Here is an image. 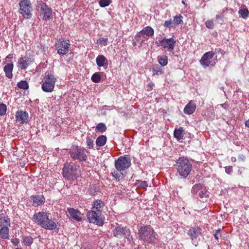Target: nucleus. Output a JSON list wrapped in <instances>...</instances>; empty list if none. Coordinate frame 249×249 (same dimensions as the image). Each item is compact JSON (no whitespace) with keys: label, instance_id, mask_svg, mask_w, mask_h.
<instances>
[{"label":"nucleus","instance_id":"obj_1","mask_svg":"<svg viewBox=\"0 0 249 249\" xmlns=\"http://www.w3.org/2000/svg\"><path fill=\"white\" fill-rule=\"evenodd\" d=\"M49 213L44 212H39L33 216L35 222L42 228L52 230L55 229L56 223L52 219L49 218Z\"/></svg>","mask_w":249,"mask_h":249},{"label":"nucleus","instance_id":"obj_3","mask_svg":"<svg viewBox=\"0 0 249 249\" xmlns=\"http://www.w3.org/2000/svg\"><path fill=\"white\" fill-rule=\"evenodd\" d=\"M138 234L140 239L145 243H152L155 238L154 230L150 225L141 227Z\"/></svg>","mask_w":249,"mask_h":249},{"label":"nucleus","instance_id":"obj_9","mask_svg":"<svg viewBox=\"0 0 249 249\" xmlns=\"http://www.w3.org/2000/svg\"><path fill=\"white\" fill-rule=\"evenodd\" d=\"M19 5L20 13L25 18H30L32 15V7L30 0H21Z\"/></svg>","mask_w":249,"mask_h":249},{"label":"nucleus","instance_id":"obj_10","mask_svg":"<svg viewBox=\"0 0 249 249\" xmlns=\"http://www.w3.org/2000/svg\"><path fill=\"white\" fill-rule=\"evenodd\" d=\"M113 233V235L118 238H121L123 236L129 241L131 240L133 238L129 229L126 227L118 226L114 230Z\"/></svg>","mask_w":249,"mask_h":249},{"label":"nucleus","instance_id":"obj_40","mask_svg":"<svg viewBox=\"0 0 249 249\" xmlns=\"http://www.w3.org/2000/svg\"><path fill=\"white\" fill-rule=\"evenodd\" d=\"M93 140L90 138V137H87L86 139V143L87 146L89 147V148H92L93 147Z\"/></svg>","mask_w":249,"mask_h":249},{"label":"nucleus","instance_id":"obj_55","mask_svg":"<svg viewBox=\"0 0 249 249\" xmlns=\"http://www.w3.org/2000/svg\"><path fill=\"white\" fill-rule=\"evenodd\" d=\"M133 45H134V46H136V45H137V42H134L133 43Z\"/></svg>","mask_w":249,"mask_h":249},{"label":"nucleus","instance_id":"obj_22","mask_svg":"<svg viewBox=\"0 0 249 249\" xmlns=\"http://www.w3.org/2000/svg\"><path fill=\"white\" fill-rule=\"evenodd\" d=\"M31 199L33 201L34 206H35L40 205L44 203L45 201V198L42 195L32 196Z\"/></svg>","mask_w":249,"mask_h":249},{"label":"nucleus","instance_id":"obj_44","mask_svg":"<svg viewBox=\"0 0 249 249\" xmlns=\"http://www.w3.org/2000/svg\"><path fill=\"white\" fill-rule=\"evenodd\" d=\"M107 41V38H100L97 40V43L100 45H106Z\"/></svg>","mask_w":249,"mask_h":249},{"label":"nucleus","instance_id":"obj_20","mask_svg":"<svg viewBox=\"0 0 249 249\" xmlns=\"http://www.w3.org/2000/svg\"><path fill=\"white\" fill-rule=\"evenodd\" d=\"M196 108V104L192 101H191L184 108V112L185 114L190 115L195 111Z\"/></svg>","mask_w":249,"mask_h":249},{"label":"nucleus","instance_id":"obj_42","mask_svg":"<svg viewBox=\"0 0 249 249\" xmlns=\"http://www.w3.org/2000/svg\"><path fill=\"white\" fill-rule=\"evenodd\" d=\"M164 26L168 28H171L175 26L174 22H173L171 20L165 21L164 24Z\"/></svg>","mask_w":249,"mask_h":249},{"label":"nucleus","instance_id":"obj_19","mask_svg":"<svg viewBox=\"0 0 249 249\" xmlns=\"http://www.w3.org/2000/svg\"><path fill=\"white\" fill-rule=\"evenodd\" d=\"M201 233V229L197 226L190 229L188 231V234L192 239L196 238Z\"/></svg>","mask_w":249,"mask_h":249},{"label":"nucleus","instance_id":"obj_16","mask_svg":"<svg viewBox=\"0 0 249 249\" xmlns=\"http://www.w3.org/2000/svg\"><path fill=\"white\" fill-rule=\"evenodd\" d=\"M154 33V31L153 28L150 26H147L144 28L135 36V38H141L144 35H146L148 36H153Z\"/></svg>","mask_w":249,"mask_h":249},{"label":"nucleus","instance_id":"obj_33","mask_svg":"<svg viewBox=\"0 0 249 249\" xmlns=\"http://www.w3.org/2000/svg\"><path fill=\"white\" fill-rule=\"evenodd\" d=\"M198 195L203 200L208 196V194L205 189H201V190L199 191Z\"/></svg>","mask_w":249,"mask_h":249},{"label":"nucleus","instance_id":"obj_27","mask_svg":"<svg viewBox=\"0 0 249 249\" xmlns=\"http://www.w3.org/2000/svg\"><path fill=\"white\" fill-rule=\"evenodd\" d=\"M0 237L4 239H7L9 237V232L8 227L1 228L0 230Z\"/></svg>","mask_w":249,"mask_h":249},{"label":"nucleus","instance_id":"obj_26","mask_svg":"<svg viewBox=\"0 0 249 249\" xmlns=\"http://www.w3.org/2000/svg\"><path fill=\"white\" fill-rule=\"evenodd\" d=\"M10 226L9 219L7 217H1L0 218V227L1 228H7Z\"/></svg>","mask_w":249,"mask_h":249},{"label":"nucleus","instance_id":"obj_49","mask_svg":"<svg viewBox=\"0 0 249 249\" xmlns=\"http://www.w3.org/2000/svg\"><path fill=\"white\" fill-rule=\"evenodd\" d=\"M139 185L142 187H146L148 186V184H147V182H146L145 181H141L140 182Z\"/></svg>","mask_w":249,"mask_h":249},{"label":"nucleus","instance_id":"obj_13","mask_svg":"<svg viewBox=\"0 0 249 249\" xmlns=\"http://www.w3.org/2000/svg\"><path fill=\"white\" fill-rule=\"evenodd\" d=\"M214 53L213 51L206 53L200 60V63L204 67L206 68L211 65L212 59L213 58Z\"/></svg>","mask_w":249,"mask_h":249},{"label":"nucleus","instance_id":"obj_47","mask_svg":"<svg viewBox=\"0 0 249 249\" xmlns=\"http://www.w3.org/2000/svg\"><path fill=\"white\" fill-rule=\"evenodd\" d=\"M112 176L116 179V180H119L120 179V178L121 177V175L120 174H119V173H118V171H114V172L112 173Z\"/></svg>","mask_w":249,"mask_h":249},{"label":"nucleus","instance_id":"obj_17","mask_svg":"<svg viewBox=\"0 0 249 249\" xmlns=\"http://www.w3.org/2000/svg\"><path fill=\"white\" fill-rule=\"evenodd\" d=\"M68 212L71 217L74 220L80 221L82 220L81 213L73 208H68Z\"/></svg>","mask_w":249,"mask_h":249},{"label":"nucleus","instance_id":"obj_14","mask_svg":"<svg viewBox=\"0 0 249 249\" xmlns=\"http://www.w3.org/2000/svg\"><path fill=\"white\" fill-rule=\"evenodd\" d=\"M176 41L173 37L167 39L166 38H163L160 41V45L164 48H167L169 51H172L174 50Z\"/></svg>","mask_w":249,"mask_h":249},{"label":"nucleus","instance_id":"obj_31","mask_svg":"<svg viewBox=\"0 0 249 249\" xmlns=\"http://www.w3.org/2000/svg\"><path fill=\"white\" fill-rule=\"evenodd\" d=\"M153 72L154 75H160L163 73V70L158 66H155L153 68Z\"/></svg>","mask_w":249,"mask_h":249},{"label":"nucleus","instance_id":"obj_8","mask_svg":"<svg viewBox=\"0 0 249 249\" xmlns=\"http://www.w3.org/2000/svg\"><path fill=\"white\" fill-rule=\"evenodd\" d=\"M37 9L40 16L44 20L49 19L52 16L51 10L42 1L37 2Z\"/></svg>","mask_w":249,"mask_h":249},{"label":"nucleus","instance_id":"obj_35","mask_svg":"<svg viewBox=\"0 0 249 249\" xmlns=\"http://www.w3.org/2000/svg\"><path fill=\"white\" fill-rule=\"evenodd\" d=\"M158 61L161 66H166L167 64V57L166 56L160 57L158 59Z\"/></svg>","mask_w":249,"mask_h":249},{"label":"nucleus","instance_id":"obj_25","mask_svg":"<svg viewBox=\"0 0 249 249\" xmlns=\"http://www.w3.org/2000/svg\"><path fill=\"white\" fill-rule=\"evenodd\" d=\"M184 131L182 127H179L178 129H176L174 131V135L175 137L179 140L183 138L184 135Z\"/></svg>","mask_w":249,"mask_h":249},{"label":"nucleus","instance_id":"obj_12","mask_svg":"<svg viewBox=\"0 0 249 249\" xmlns=\"http://www.w3.org/2000/svg\"><path fill=\"white\" fill-rule=\"evenodd\" d=\"M87 218L90 223L96 224L99 226L104 224V221L101 217V213L95 211L91 210L88 212Z\"/></svg>","mask_w":249,"mask_h":249},{"label":"nucleus","instance_id":"obj_6","mask_svg":"<svg viewBox=\"0 0 249 249\" xmlns=\"http://www.w3.org/2000/svg\"><path fill=\"white\" fill-rule=\"evenodd\" d=\"M56 78L52 74L46 75L42 81V89L46 92H51L53 90L56 82Z\"/></svg>","mask_w":249,"mask_h":249},{"label":"nucleus","instance_id":"obj_36","mask_svg":"<svg viewBox=\"0 0 249 249\" xmlns=\"http://www.w3.org/2000/svg\"><path fill=\"white\" fill-rule=\"evenodd\" d=\"M182 17L180 15L176 16L174 18V23L175 26L180 24L182 22Z\"/></svg>","mask_w":249,"mask_h":249},{"label":"nucleus","instance_id":"obj_39","mask_svg":"<svg viewBox=\"0 0 249 249\" xmlns=\"http://www.w3.org/2000/svg\"><path fill=\"white\" fill-rule=\"evenodd\" d=\"M200 187L201 185L198 184L194 185L192 188V193L194 194H198L199 191L201 189Z\"/></svg>","mask_w":249,"mask_h":249},{"label":"nucleus","instance_id":"obj_32","mask_svg":"<svg viewBox=\"0 0 249 249\" xmlns=\"http://www.w3.org/2000/svg\"><path fill=\"white\" fill-rule=\"evenodd\" d=\"M91 80L94 83H98L101 81V75L100 73L96 72L91 76Z\"/></svg>","mask_w":249,"mask_h":249},{"label":"nucleus","instance_id":"obj_37","mask_svg":"<svg viewBox=\"0 0 249 249\" xmlns=\"http://www.w3.org/2000/svg\"><path fill=\"white\" fill-rule=\"evenodd\" d=\"M110 0H100L99 4L101 7H105L108 6L111 3Z\"/></svg>","mask_w":249,"mask_h":249},{"label":"nucleus","instance_id":"obj_54","mask_svg":"<svg viewBox=\"0 0 249 249\" xmlns=\"http://www.w3.org/2000/svg\"><path fill=\"white\" fill-rule=\"evenodd\" d=\"M152 86H153V84H150L149 85V87L150 88V89L152 88Z\"/></svg>","mask_w":249,"mask_h":249},{"label":"nucleus","instance_id":"obj_51","mask_svg":"<svg viewBox=\"0 0 249 249\" xmlns=\"http://www.w3.org/2000/svg\"><path fill=\"white\" fill-rule=\"evenodd\" d=\"M222 107H223L224 108L227 109L228 108V105L226 103H224V104H220V105Z\"/></svg>","mask_w":249,"mask_h":249},{"label":"nucleus","instance_id":"obj_28","mask_svg":"<svg viewBox=\"0 0 249 249\" xmlns=\"http://www.w3.org/2000/svg\"><path fill=\"white\" fill-rule=\"evenodd\" d=\"M107 141V138L104 135H102L98 137L96 141V144L99 146L104 145Z\"/></svg>","mask_w":249,"mask_h":249},{"label":"nucleus","instance_id":"obj_34","mask_svg":"<svg viewBox=\"0 0 249 249\" xmlns=\"http://www.w3.org/2000/svg\"><path fill=\"white\" fill-rule=\"evenodd\" d=\"M33 242V239L31 236H26L23 238V242L26 246H30Z\"/></svg>","mask_w":249,"mask_h":249},{"label":"nucleus","instance_id":"obj_30","mask_svg":"<svg viewBox=\"0 0 249 249\" xmlns=\"http://www.w3.org/2000/svg\"><path fill=\"white\" fill-rule=\"evenodd\" d=\"M18 87L23 89H27L28 87V84L26 81H21L18 83L17 84Z\"/></svg>","mask_w":249,"mask_h":249},{"label":"nucleus","instance_id":"obj_4","mask_svg":"<svg viewBox=\"0 0 249 249\" xmlns=\"http://www.w3.org/2000/svg\"><path fill=\"white\" fill-rule=\"evenodd\" d=\"M79 166L71 162L66 163L63 170V175L68 179H74L78 177Z\"/></svg>","mask_w":249,"mask_h":249},{"label":"nucleus","instance_id":"obj_46","mask_svg":"<svg viewBox=\"0 0 249 249\" xmlns=\"http://www.w3.org/2000/svg\"><path fill=\"white\" fill-rule=\"evenodd\" d=\"M221 231V230L219 229L216 231L214 234L215 239H216L218 242L219 237L221 236V234H220Z\"/></svg>","mask_w":249,"mask_h":249},{"label":"nucleus","instance_id":"obj_11","mask_svg":"<svg viewBox=\"0 0 249 249\" xmlns=\"http://www.w3.org/2000/svg\"><path fill=\"white\" fill-rule=\"evenodd\" d=\"M70 46V41L68 40L60 39L55 43V47L57 53L60 55H64L68 53Z\"/></svg>","mask_w":249,"mask_h":249},{"label":"nucleus","instance_id":"obj_5","mask_svg":"<svg viewBox=\"0 0 249 249\" xmlns=\"http://www.w3.org/2000/svg\"><path fill=\"white\" fill-rule=\"evenodd\" d=\"M69 153L71 158L74 160H77L79 161H86L87 159V151L82 147L74 146L69 149Z\"/></svg>","mask_w":249,"mask_h":249},{"label":"nucleus","instance_id":"obj_41","mask_svg":"<svg viewBox=\"0 0 249 249\" xmlns=\"http://www.w3.org/2000/svg\"><path fill=\"white\" fill-rule=\"evenodd\" d=\"M6 106L3 104H0V115H3L5 114L6 111Z\"/></svg>","mask_w":249,"mask_h":249},{"label":"nucleus","instance_id":"obj_24","mask_svg":"<svg viewBox=\"0 0 249 249\" xmlns=\"http://www.w3.org/2000/svg\"><path fill=\"white\" fill-rule=\"evenodd\" d=\"M96 62L98 67H104L107 64V60L103 55H99L96 59Z\"/></svg>","mask_w":249,"mask_h":249},{"label":"nucleus","instance_id":"obj_53","mask_svg":"<svg viewBox=\"0 0 249 249\" xmlns=\"http://www.w3.org/2000/svg\"><path fill=\"white\" fill-rule=\"evenodd\" d=\"M220 18V15H216V18L217 19H218V18Z\"/></svg>","mask_w":249,"mask_h":249},{"label":"nucleus","instance_id":"obj_52","mask_svg":"<svg viewBox=\"0 0 249 249\" xmlns=\"http://www.w3.org/2000/svg\"><path fill=\"white\" fill-rule=\"evenodd\" d=\"M13 56H12V54H9L8 56H7V58H12Z\"/></svg>","mask_w":249,"mask_h":249},{"label":"nucleus","instance_id":"obj_15","mask_svg":"<svg viewBox=\"0 0 249 249\" xmlns=\"http://www.w3.org/2000/svg\"><path fill=\"white\" fill-rule=\"evenodd\" d=\"M33 60L31 58L28 57H23L19 59L18 61V67L21 70L26 69L30 65Z\"/></svg>","mask_w":249,"mask_h":249},{"label":"nucleus","instance_id":"obj_43","mask_svg":"<svg viewBox=\"0 0 249 249\" xmlns=\"http://www.w3.org/2000/svg\"><path fill=\"white\" fill-rule=\"evenodd\" d=\"M206 26L209 29H213L214 26L213 22L211 20H208L205 22Z\"/></svg>","mask_w":249,"mask_h":249},{"label":"nucleus","instance_id":"obj_7","mask_svg":"<svg viewBox=\"0 0 249 249\" xmlns=\"http://www.w3.org/2000/svg\"><path fill=\"white\" fill-rule=\"evenodd\" d=\"M130 165L131 160L127 156L120 157L115 162V168L120 172L128 168Z\"/></svg>","mask_w":249,"mask_h":249},{"label":"nucleus","instance_id":"obj_21","mask_svg":"<svg viewBox=\"0 0 249 249\" xmlns=\"http://www.w3.org/2000/svg\"><path fill=\"white\" fill-rule=\"evenodd\" d=\"M104 206V204L102 201L100 200H95L93 202L92 210L101 213Z\"/></svg>","mask_w":249,"mask_h":249},{"label":"nucleus","instance_id":"obj_48","mask_svg":"<svg viewBox=\"0 0 249 249\" xmlns=\"http://www.w3.org/2000/svg\"><path fill=\"white\" fill-rule=\"evenodd\" d=\"M232 168L231 166H228L225 167V171L228 174H230L232 172Z\"/></svg>","mask_w":249,"mask_h":249},{"label":"nucleus","instance_id":"obj_23","mask_svg":"<svg viewBox=\"0 0 249 249\" xmlns=\"http://www.w3.org/2000/svg\"><path fill=\"white\" fill-rule=\"evenodd\" d=\"M13 64L9 63L6 64L4 67V71L6 76L8 78H11L13 76L12 71L13 69Z\"/></svg>","mask_w":249,"mask_h":249},{"label":"nucleus","instance_id":"obj_29","mask_svg":"<svg viewBox=\"0 0 249 249\" xmlns=\"http://www.w3.org/2000/svg\"><path fill=\"white\" fill-rule=\"evenodd\" d=\"M239 14L243 18H246L248 17L249 12L247 8H243L239 9Z\"/></svg>","mask_w":249,"mask_h":249},{"label":"nucleus","instance_id":"obj_50","mask_svg":"<svg viewBox=\"0 0 249 249\" xmlns=\"http://www.w3.org/2000/svg\"><path fill=\"white\" fill-rule=\"evenodd\" d=\"M12 242L14 245L17 246L19 243V241L18 239H14L12 240Z\"/></svg>","mask_w":249,"mask_h":249},{"label":"nucleus","instance_id":"obj_2","mask_svg":"<svg viewBox=\"0 0 249 249\" xmlns=\"http://www.w3.org/2000/svg\"><path fill=\"white\" fill-rule=\"evenodd\" d=\"M176 168L179 176L186 178L192 170V164L187 159L180 158L177 162Z\"/></svg>","mask_w":249,"mask_h":249},{"label":"nucleus","instance_id":"obj_38","mask_svg":"<svg viewBox=\"0 0 249 249\" xmlns=\"http://www.w3.org/2000/svg\"><path fill=\"white\" fill-rule=\"evenodd\" d=\"M96 129L101 132H103L104 131H105L106 129H107V127H106V125L103 124V123H99L96 126Z\"/></svg>","mask_w":249,"mask_h":249},{"label":"nucleus","instance_id":"obj_18","mask_svg":"<svg viewBox=\"0 0 249 249\" xmlns=\"http://www.w3.org/2000/svg\"><path fill=\"white\" fill-rule=\"evenodd\" d=\"M16 116L17 121L20 124H23L27 120L28 114L26 111L18 110L17 112Z\"/></svg>","mask_w":249,"mask_h":249},{"label":"nucleus","instance_id":"obj_45","mask_svg":"<svg viewBox=\"0 0 249 249\" xmlns=\"http://www.w3.org/2000/svg\"><path fill=\"white\" fill-rule=\"evenodd\" d=\"M135 39L137 40V43L140 44V46H142V44L144 43L146 40V38L143 36H142V37L141 38Z\"/></svg>","mask_w":249,"mask_h":249}]
</instances>
